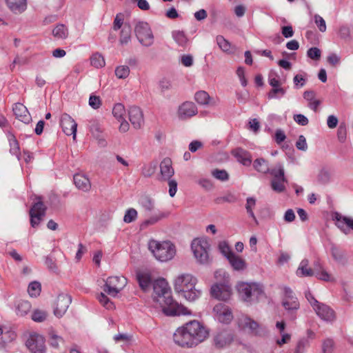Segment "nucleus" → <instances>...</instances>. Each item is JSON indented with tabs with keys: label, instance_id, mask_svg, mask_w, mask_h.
<instances>
[{
	"label": "nucleus",
	"instance_id": "nucleus-57",
	"mask_svg": "<svg viewBox=\"0 0 353 353\" xmlns=\"http://www.w3.org/2000/svg\"><path fill=\"white\" fill-rule=\"evenodd\" d=\"M347 130L344 124H341L337 130V137L341 143H343L346 140Z\"/></svg>",
	"mask_w": 353,
	"mask_h": 353
},
{
	"label": "nucleus",
	"instance_id": "nucleus-17",
	"mask_svg": "<svg viewBox=\"0 0 353 353\" xmlns=\"http://www.w3.org/2000/svg\"><path fill=\"white\" fill-rule=\"evenodd\" d=\"M197 108L193 102L185 101L178 110V116L181 119H187L197 114Z\"/></svg>",
	"mask_w": 353,
	"mask_h": 353
},
{
	"label": "nucleus",
	"instance_id": "nucleus-62",
	"mask_svg": "<svg viewBox=\"0 0 353 353\" xmlns=\"http://www.w3.org/2000/svg\"><path fill=\"white\" fill-rule=\"evenodd\" d=\"M307 56L310 59H312L317 60V59H319L321 57V50L318 48H316V47L310 48L307 50Z\"/></svg>",
	"mask_w": 353,
	"mask_h": 353
},
{
	"label": "nucleus",
	"instance_id": "nucleus-43",
	"mask_svg": "<svg viewBox=\"0 0 353 353\" xmlns=\"http://www.w3.org/2000/svg\"><path fill=\"white\" fill-rule=\"evenodd\" d=\"M194 99L201 105H208L210 97L205 91H199L196 92Z\"/></svg>",
	"mask_w": 353,
	"mask_h": 353
},
{
	"label": "nucleus",
	"instance_id": "nucleus-29",
	"mask_svg": "<svg viewBox=\"0 0 353 353\" xmlns=\"http://www.w3.org/2000/svg\"><path fill=\"white\" fill-rule=\"evenodd\" d=\"M315 92L312 90L305 91L303 93V98L309 102L308 106L316 112L321 102L315 99Z\"/></svg>",
	"mask_w": 353,
	"mask_h": 353
},
{
	"label": "nucleus",
	"instance_id": "nucleus-7",
	"mask_svg": "<svg viewBox=\"0 0 353 353\" xmlns=\"http://www.w3.org/2000/svg\"><path fill=\"white\" fill-rule=\"evenodd\" d=\"M134 33L139 41L145 47L151 46L154 43V35L147 22L138 21L134 26Z\"/></svg>",
	"mask_w": 353,
	"mask_h": 353
},
{
	"label": "nucleus",
	"instance_id": "nucleus-36",
	"mask_svg": "<svg viewBox=\"0 0 353 353\" xmlns=\"http://www.w3.org/2000/svg\"><path fill=\"white\" fill-rule=\"evenodd\" d=\"M52 34L57 39H64L68 35V28L63 24H59L53 29Z\"/></svg>",
	"mask_w": 353,
	"mask_h": 353
},
{
	"label": "nucleus",
	"instance_id": "nucleus-33",
	"mask_svg": "<svg viewBox=\"0 0 353 353\" xmlns=\"http://www.w3.org/2000/svg\"><path fill=\"white\" fill-rule=\"evenodd\" d=\"M254 168L259 172L265 174L269 172L270 168L267 161L264 159H256L253 163Z\"/></svg>",
	"mask_w": 353,
	"mask_h": 353
},
{
	"label": "nucleus",
	"instance_id": "nucleus-18",
	"mask_svg": "<svg viewBox=\"0 0 353 353\" xmlns=\"http://www.w3.org/2000/svg\"><path fill=\"white\" fill-rule=\"evenodd\" d=\"M129 119L136 129H139L144 122L143 114L141 110L137 106H132L128 110Z\"/></svg>",
	"mask_w": 353,
	"mask_h": 353
},
{
	"label": "nucleus",
	"instance_id": "nucleus-47",
	"mask_svg": "<svg viewBox=\"0 0 353 353\" xmlns=\"http://www.w3.org/2000/svg\"><path fill=\"white\" fill-rule=\"evenodd\" d=\"M130 68L127 65L118 66L115 70V74L119 79H125L129 76Z\"/></svg>",
	"mask_w": 353,
	"mask_h": 353
},
{
	"label": "nucleus",
	"instance_id": "nucleus-45",
	"mask_svg": "<svg viewBox=\"0 0 353 353\" xmlns=\"http://www.w3.org/2000/svg\"><path fill=\"white\" fill-rule=\"evenodd\" d=\"M90 63L97 68H102L105 65V59L101 54L95 53L91 57Z\"/></svg>",
	"mask_w": 353,
	"mask_h": 353
},
{
	"label": "nucleus",
	"instance_id": "nucleus-60",
	"mask_svg": "<svg viewBox=\"0 0 353 353\" xmlns=\"http://www.w3.org/2000/svg\"><path fill=\"white\" fill-rule=\"evenodd\" d=\"M285 94V89L279 86V87L272 88L270 91V92L268 93V98H270V99L276 98V94H280L281 96H283Z\"/></svg>",
	"mask_w": 353,
	"mask_h": 353
},
{
	"label": "nucleus",
	"instance_id": "nucleus-61",
	"mask_svg": "<svg viewBox=\"0 0 353 353\" xmlns=\"http://www.w3.org/2000/svg\"><path fill=\"white\" fill-rule=\"evenodd\" d=\"M89 105L93 109H98L101 105V101L99 97L91 95L89 99Z\"/></svg>",
	"mask_w": 353,
	"mask_h": 353
},
{
	"label": "nucleus",
	"instance_id": "nucleus-39",
	"mask_svg": "<svg viewBox=\"0 0 353 353\" xmlns=\"http://www.w3.org/2000/svg\"><path fill=\"white\" fill-rule=\"evenodd\" d=\"M288 183V180L285 178V180L277 179L271 181V188L276 192H283L285 190V183Z\"/></svg>",
	"mask_w": 353,
	"mask_h": 353
},
{
	"label": "nucleus",
	"instance_id": "nucleus-13",
	"mask_svg": "<svg viewBox=\"0 0 353 353\" xmlns=\"http://www.w3.org/2000/svg\"><path fill=\"white\" fill-rule=\"evenodd\" d=\"M31 353H45L46 350L45 339L39 334H32L26 343Z\"/></svg>",
	"mask_w": 353,
	"mask_h": 353
},
{
	"label": "nucleus",
	"instance_id": "nucleus-1",
	"mask_svg": "<svg viewBox=\"0 0 353 353\" xmlns=\"http://www.w3.org/2000/svg\"><path fill=\"white\" fill-rule=\"evenodd\" d=\"M208 335V330L202 323L192 320L176 330L173 340L180 347L192 348L204 341Z\"/></svg>",
	"mask_w": 353,
	"mask_h": 353
},
{
	"label": "nucleus",
	"instance_id": "nucleus-25",
	"mask_svg": "<svg viewBox=\"0 0 353 353\" xmlns=\"http://www.w3.org/2000/svg\"><path fill=\"white\" fill-rule=\"evenodd\" d=\"M233 155L236 158L237 161L244 165H250L251 157L250 154L241 148H237L232 152Z\"/></svg>",
	"mask_w": 353,
	"mask_h": 353
},
{
	"label": "nucleus",
	"instance_id": "nucleus-10",
	"mask_svg": "<svg viewBox=\"0 0 353 353\" xmlns=\"http://www.w3.org/2000/svg\"><path fill=\"white\" fill-rule=\"evenodd\" d=\"M211 295L219 300L228 301L232 294V288L228 281L225 279L223 283H216L210 290Z\"/></svg>",
	"mask_w": 353,
	"mask_h": 353
},
{
	"label": "nucleus",
	"instance_id": "nucleus-8",
	"mask_svg": "<svg viewBox=\"0 0 353 353\" xmlns=\"http://www.w3.org/2000/svg\"><path fill=\"white\" fill-rule=\"evenodd\" d=\"M241 298L245 302H251L262 294L260 286L256 283H241L238 285Z\"/></svg>",
	"mask_w": 353,
	"mask_h": 353
},
{
	"label": "nucleus",
	"instance_id": "nucleus-56",
	"mask_svg": "<svg viewBox=\"0 0 353 353\" xmlns=\"http://www.w3.org/2000/svg\"><path fill=\"white\" fill-rule=\"evenodd\" d=\"M155 170L156 165L151 163L143 167L141 173L144 176L149 177L155 172Z\"/></svg>",
	"mask_w": 353,
	"mask_h": 353
},
{
	"label": "nucleus",
	"instance_id": "nucleus-41",
	"mask_svg": "<svg viewBox=\"0 0 353 353\" xmlns=\"http://www.w3.org/2000/svg\"><path fill=\"white\" fill-rule=\"evenodd\" d=\"M125 113V110L124 105L121 103H117L112 110V114L114 117L118 121H122L124 119V115Z\"/></svg>",
	"mask_w": 353,
	"mask_h": 353
},
{
	"label": "nucleus",
	"instance_id": "nucleus-50",
	"mask_svg": "<svg viewBox=\"0 0 353 353\" xmlns=\"http://www.w3.org/2000/svg\"><path fill=\"white\" fill-rule=\"evenodd\" d=\"M137 217V212L134 208L128 209L124 215L123 221L127 223H130L136 220Z\"/></svg>",
	"mask_w": 353,
	"mask_h": 353
},
{
	"label": "nucleus",
	"instance_id": "nucleus-21",
	"mask_svg": "<svg viewBox=\"0 0 353 353\" xmlns=\"http://www.w3.org/2000/svg\"><path fill=\"white\" fill-rule=\"evenodd\" d=\"M9 10L15 14H20L27 9V0H6Z\"/></svg>",
	"mask_w": 353,
	"mask_h": 353
},
{
	"label": "nucleus",
	"instance_id": "nucleus-55",
	"mask_svg": "<svg viewBox=\"0 0 353 353\" xmlns=\"http://www.w3.org/2000/svg\"><path fill=\"white\" fill-rule=\"evenodd\" d=\"M236 201H237L236 196L232 193H228L225 196L219 197L216 199V202L217 203H223L225 202L234 203Z\"/></svg>",
	"mask_w": 353,
	"mask_h": 353
},
{
	"label": "nucleus",
	"instance_id": "nucleus-30",
	"mask_svg": "<svg viewBox=\"0 0 353 353\" xmlns=\"http://www.w3.org/2000/svg\"><path fill=\"white\" fill-rule=\"evenodd\" d=\"M256 200L254 197H248L246 199L245 210L250 217L252 219L254 223L258 225L259 221L254 213V209L256 206Z\"/></svg>",
	"mask_w": 353,
	"mask_h": 353
},
{
	"label": "nucleus",
	"instance_id": "nucleus-16",
	"mask_svg": "<svg viewBox=\"0 0 353 353\" xmlns=\"http://www.w3.org/2000/svg\"><path fill=\"white\" fill-rule=\"evenodd\" d=\"M213 312L217 320L223 323H230L233 319V315L230 307L223 304L218 303L214 308Z\"/></svg>",
	"mask_w": 353,
	"mask_h": 353
},
{
	"label": "nucleus",
	"instance_id": "nucleus-32",
	"mask_svg": "<svg viewBox=\"0 0 353 353\" xmlns=\"http://www.w3.org/2000/svg\"><path fill=\"white\" fill-rule=\"evenodd\" d=\"M270 174L272 176V180L282 179L285 180V170L283 165L278 163L276 166L269 171Z\"/></svg>",
	"mask_w": 353,
	"mask_h": 353
},
{
	"label": "nucleus",
	"instance_id": "nucleus-9",
	"mask_svg": "<svg viewBox=\"0 0 353 353\" xmlns=\"http://www.w3.org/2000/svg\"><path fill=\"white\" fill-rule=\"evenodd\" d=\"M127 284V279L123 276H110L103 287V292L115 297Z\"/></svg>",
	"mask_w": 353,
	"mask_h": 353
},
{
	"label": "nucleus",
	"instance_id": "nucleus-35",
	"mask_svg": "<svg viewBox=\"0 0 353 353\" xmlns=\"http://www.w3.org/2000/svg\"><path fill=\"white\" fill-rule=\"evenodd\" d=\"M130 39L131 28L129 25L125 24L121 31L119 42L121 45H127Z\"/></svg>",
	"mask_w": 353,
	"mask_h": 353
},
{
	"label": "nucleus",
	"instance_id": "nucleus-15",
	"mask_svg": "<svg viewBox=\"0 0 353 353\" xmlns=\"http://www.w3.org/2000/svg\"><path fill=\"white\" fill-rule=\"evenodd\" d=\"M60 125L67 136L72 135L73 139H76L77 124L69 114L64 113L61 115Z\"/></svg>",
	"mask_w": 353,
	"mask_h": 353
},
{
	"label": "nucleus",
	"instance_id": "nucleus-22",
	"mask_svg": "<svg viewBox=\"0 0 353 353\" xmlns=\"http://www.w3.org/2000/svg\"><path fill=\"white\" fill-rule=\"evenodd\" d=\"M73 179L74 185L79 190L83 192H88L91 189V183L85 175L76 174L74 175Z\"/></svg>",
	"mask_w": 353,
	"mask_h": 353
},
{
	"label": "nucleus",
	"instance_id": "nucleus-14",
	"mask_svg": "<svg viewBox=\"0 0 353 353\" xmlns=\"http://www.w3.org/2000/svg\"><path fill=\"white\" fill-rule=\"evenodd\" d=\"M46 207L41 201L36 202L30 210V224L35 228L38 226L46 214Z\"/></svg>",
	"mask_w": 353,
	"mask_h": 353
},
{
	"label": "nucleus",
	"instance_id": "nucleus-51",
	"mask_svg": "<svg viewBox=\"0 0 353 353\" xmlns=\"http://www.w3.org/2000/svg\"><path fill=\"white\" fill-rule=\"evenodd\" d=\"M315 276L320 280L327 281V282H334L336 281L335 278L330 274L325 269H323L320 272H317V274Z\"/></svg>",
	"mask_w": 353,
	"mask_h": 353
},
{
	"label": "nucleus",
	"instance_id": "nucleus-53",
	"mask_svg": "<svg viewBox=\"0 0 353 353\" xmlns=\"http://www.w3.org/2000/svg\"><path fill=\"white\" fill-rule=\"evenodd\" d=\"M10 152L12 155L17 157V159L19 160L20 151H19V145L18 141L16 139L12 138L10 141Z\"/></svg>",
	"mask_w": 353,
	"mask_h": 353
},
{
	"label": "nucleus",
	"instance_id": "nucleus-38",
	"mask_svg": "<svg viewBox=\"0 0 353 353\" xmlns=\"http://www.w3.org/2000/svg\"><path fill=\"white\" fill-rule=\"evenodd\" d=\"M282 303L285 309L291 312L294 310H298L299 307V303L297 299H283Z\"/></svg>",
	"mask_w": 353,
	"mask_h": 353
},
{
	"label": "nucleus",
	"instance_id": "nucleus-20",
	"mask_svg": "<svg viewBox=\"0 0 353 353\" xmlns=\"http://www.w3.org/2000/svg\"><path fill=\"white\" fill-rule=\"evenodd\" d=\"M12 110L16 118L19 121L24 123H29L32 121L30 114L23 103H15Z\"/></svg>",
	"mask_w": 353,
	"mask_h": 353
},
{
	"label": "nucleus",
	"instance_id": "nucleus-26",
	"mask_svg": "<svg viewBox=\"0 0 353 353\" xmlns=\"http://www.w3.org/2000/svg\"><path fill=\"white\" fill-rule=\"evenodd\" d=\"M216 40L219 47L223 52L228 54H232L234 52L235 47L232 46L231 43L223 36H217Z\"/></svg>",
	"mask_w": 353,
	"mask_h": 353
},
{
	"label": "nucleus",
	"instance_id": "nucleus-11",
	"mask_svg": "<svg viewBox=\"0 0 353 353\" xmlns=\"http://www.w3.org/2000/svg\"><path fill=\"white\" fill-rule=\"evenodd\" d=\"M233 341L234 334L230 330H220L216 332L213 336V345L218 349L230 345Z\"/></svg>",
	"mask_w": 353,
	"mask_h": 353
},
{
	"label": "nucleus",
	"instance_id": "nucleus-49",
	"mask_svg": "<svg viewBox=\"0 0 353 353\" xmlns=\"http://www.w3.org/2000/svg\"><path fill=\"white\" fill-rule=\"evenodd\" d=\"M219 249L221 254L228 259L234 252L230 250L228 244L225 241L220 242Z\"/></svg>",
	"mask_w": 353,
	"mask_h": 353
},
{
	"label": "nucleus",
	"instance_id": "nucleus-54",
	"mask_svg": "<svg viewBox=\"0 0 353 353\" xmlns=\"http://www.w3.org/2000/svg\"><path fill=\"white\" fill-rule=\"evenodd\" d=\"M330 180V172L327 170L322 169L318 174V181L321 184H327Z\"/></svg>",
	"mask_w": 353,
	"mask_h": 353
},
{
	"label": "nucleus",
	"instance_id": "nucleus-27",
	"mask_svg": "<svg viewBox=\"0 0 353 353\" xmlns=\"http://www.w3.org/2000/svg\"><path fill=\"white\" fill-rule=\"evenodd\" d=\"M309 261L307 259H303L296 270V275L299 276H312L314 275V271L308 268Z\"/></svg>",
	"mask_w": 353,
	"mask_h": 353
},
{
	"label": "nucleus",
	"instance_id": "nucleus-59",
	"mask_svg": "<svg viewBox=\"0 0 353 353\" xmlns=\"http://www.w3.org/2000/svg\"><path fill=\"white\" fill-rule=\"evenodd\" d=\"M314 18V22L318 26L319 30L322 32H325L327 27L325 20L319 14H315Z\"/></svg>",
	"mask_w": 353,
	"mask_h": 353
},
{
	"label": "nucleus",
	"instance_id": "nucleus-44",
	"mask_svg": "<svg viewBox=\"0 0 353 353\" xmlns=\"http://www.w3.org/2000/svg\"><path fill=\"white\" fill-rule=\"evenodd\" d=\"M174 40L181 46H185L188 43V39L182 31H174L172 32Z\"/></svg>",
	"mask_w": 353,
	"mask_h": 353
},
{
	"label": "nucleus",
	"instance_id": "nucleus-12",
	"mask_svg": "<svg viewBox=\"0 0 353 353\" xmlns=\"http://www.w3.org/2000/svg\"><path fill=\"white\" fill-rule=\"evenodd\" d=\"M71 302L72 298L69 294H59L54 305V314L57 317H62L67 312Z\"/></svg>",
	"mask_w": 353,
	"mask_h": 353
},
{
	"label": "nucleus",
	"instance_id": "nucleus-46",
	"mask_svg": "<svg viewBox=\"0 0 353 353\" xmlns=\"http://www.w3.org/2000/svg\"><path fill=\"white\" fill-rule=\"evenodd\" d=\"M211 174L215 179L222 181H227L229 179V174L225 170L214 169Z\"/></svg>",
	"mask_w": 353,
	"mask_h": 353
},
{
	"label": "nucleus",
	"instance_id": "nucleus-42",
	"mask_svg": "<svg viewBox=\"0 0 353 353\" xmlns=\"http://www.w3.org/2000/svg\"><path fill=\"white\" fill-rule=\"evenodd\" d=\"M97 299L99 303L107 310H112L114 308V303L110 300V299L104 294L101 292L97 296Z\"/></svg>",
	"mask_w": 353,
	"mask_h": 353
},
{
	"label": "nucleus",
	"instance_id": "nucleus-40",
	"mask_svg": "<svg viewBox=\"0 0 353 353\" xmlns=\"http://www.w3.org/2000/svg\"><path fill=\"white\" fill-rule=\"evenodd\" d=\"M41 286L40 283L37 281L31 282L28 288V292L32 297H37L40 294Z\"/></svg>",
	"mask_w": 353,
	"mask_h": 353
},
{
	"label": "nucleus",
	"instance_id": "nucleus-23",
	"mask_svg": "<svg viewBox=\"0 0 353 353\" xmlns=\"http://www.w3.org/2000/svg\"><path fill=\"white\" fill-rule=\"evenodd\" d=\"M161 174L164 180L170 179L174 171L172 165V161L169 158L164 159L160 164Z\"/></svg>",
	"mask_w": 353,
	"mask_h": 353
},
{
	"label": "nucleus",
	"instance_id": "nucleus-2",
	"mask_svg": "<svg viewBox=\"0 0 353 353\" xmlns=\"http://www.w3.org/2000/svg\"><path fill=\"white\" fill-rule=\"evenodd\" d=\"M153 299L158 303L166 316L190 315L191 312L185 306L176 302L171 294L168 283L163 279L155 281L153 284Z\"/></svg>",
	"mask_w": 353,
	"mask_h": 353
},
{
	"label": "nucleus",
	"instance_id": "nucleus-24",
	"mask_svg": "<svg viewBox=\"0 0 353 353\" xmlns=\"http://www.w3.org/2000/svg\"><path fill=\"white\" fill-rule=\"evenodd\" d=\"M228 260L235 270L241 271L247 268L245 261L234 253Z\"/></svg>",
	"mask_w": 353,
	"mask_h": 353
},
{
	"label": "nucleus",
	"instance_id": "nucleus-48",
	"mask_svg": "<svg viewBox=\"0 0 353 353\" xmlns=\"http://www.w3.org/2000/svg\"><path fill=\"white\" fill-rule=\"evenodd\" d=\"M334 350V342L332 339H326L322 344L323 353H332Z\"/></svg>",
	"mask_w": 353,
	"mask_h": 353
},
{
	"label": "nucleus",
	"instance_id": "nucleus-31",
	"mask_svg": "<svg viewBox=\"0 0 353 353\" xmlns=\"http://www.w3.org/2000/svg\"><path fill=\"white\" fill-rule=\"evenodd\" d=\"M137 278L143 290L146 291L149 289L151 285V278L148 273H138Z\"/></svg>",
	"mask_w": 353,
	"mask_h": 353
},
{
	"label": "nucleus",
	"instance_id": "nucleus-5",
	"mask_svg": "<svg viewBox=\"0 0 353 353\" xmlns=\"http://www.w3.org/2000/svg\"><path fill=\"white\" fill-rule=\"evenodd\" d=\"M210 248V241L205 237L195 238L191 243V250L196 262L202 265H208L212 261Z\"/></svg>",
	"mask_w": 353,
	"mask_h": 353
},
{
	"label": "nucleus",
	"instance_id": "nucleus-6",
	"mask_svg": "<svg viewBox=\"0 0 353 353\" xmlns=\"http://www.w3.org/2000/svg\"><path fill=\"white\" fill-rule=\"evenodd\" d=\"M238 327L243 330H247L252 334L262 336L265 334V330L258 322L245 314H241L237 318Z\"/></svg>",
	"mask_w": 353,
	"mask_h": 353
},
{
	"label": "nucleus",
	"instance_id": "nucleus-28",
	"mask_svg": "<svg viewBox=\"0 0 353 353\" xmlns=\"http://www.w3.org/2000/svg\"><path fill=\"white\" fill-rule=\"evenodd\" d=\"M168 216V214L165 212H159L149 219L145 220L140 225L141 230L147 228L150 225L156 224L160 220Z\"/></svg>",
	"mask_w": 353,
	"mask_h": 353
},
{
	"label": "nucleus",
	"instance_id": "nucleus-64",
	"mask_svg": "<svg viewBox=\"0 0 353 353\" xmlns=\"http://www.w3.org/2000/svg\"><path fill=\"white\" fill-rule=\"evenodd\" d=\"M296 147L298 150L305 151L307 148V145L306 143V139L303 135H300L299 137V139L296 143Z\"/></svg>",
	"mask_w": 353,
	"mask_h": 353
},
{
	"label": "nucleus",
	"instance_id": "nucleus-4",
	"mask_svg": "<svg viewBox=\"0 0 353 353\" xmlns=\"http://www.w3.org/2000/svg\"><path fill=\"white\" fill-rule=\"evenodd\" d=\"M148 246L153 256L161 262L171 261L176 255V246L170 241L150 239Z\"/></svg>",
	"mask_w": 353,
	"mask_h": 353
},
{
	"label": "nucleus",
	"instance_id": "nucleus-3",
	"mask_svg": "<svg viewBox=\"0 0 353 353\" xmlns=\"http://www.w3.org/2000/svg\"><path fill=\"white\" fill-rule=\"evenodd\" d=\"M197 282V279L191 274H180L174 280V291L185 300L194 301L201 295V290L196 287Z\"/></svg>",
	"mask_w": 353,
	"mask_h": 353
},
{
	"label": "nucleus",
	"instance_id": "nucleus-19",
	"mask_svg": "<svg viewBox=\"0 0 353 353\" xmlns=\"http://www.w3.org/2000/svg\"><path fill=\"white\" fill-rule=\"evenodd\" d=\"M314 310L316 314L324 321H333L336 319L334 311L327 305L319 303L314 307Z\"/></svg>",
	"mask_w": 353,
	"mask_h": 353
},
{
	"label": "nucleus",
	"instance_id": "nucleus-52",
	"mask_svg": "<svg viewBox=\"0 0 353 353\" xmlns=\"http://www.w3.org/2000/svg\"><path fill=\"white\" fill-rule=\"evenodd\" d=\"M47 313L45 311L35 310L31 316L32 319L35 322H42L46 320Z\"/></svg>",
	"mask_w": 353,
	"mask_h": 353
},
{
	"label": "nucleus",
	"instance_id": "nucleus-37",
	"mask_svg": "<svg viewBox=\"0 0 353 353\" xmlns=\"http://www.w3.org/2000/svg\"><path fill=\"white\" fill-rule=\"evenodd\" d=\"M309 346L310 341L308 339L301 338L297 341L293 353H305Z\"/></svg>",
	"mask_w": 353,
	"mask_h": 353
},
{
	"label": "nucleus",
	"instance_id": "nucleus-63",
	"mask_svg": "<svg viewBox=\"0 0 353 353\" xmlns=\"http://www.w3.org/2000/svg\"><path fill=\"white\" fill-rule=\"evenodd\" d=\"M197 183L205 190L209 191L213 188V183L210 179H201L198 180Z\"/></svg>",
	"mask_w": 353,
	"mask_h": 353
},
{
	"label": "nucleus",
	"instance_id": "nucleus-34",
	"mask_svg": "<svg viewBox=\"0 0 353 353\" xmlns=\"http://www.w3.org/2000/svg\"><path fill=\"white\" fill-rule=\"evenodd\" d=\"M32 306L28 301H20L17 305V315L23 316L28 314L31 310Z\"/></svg>",
	"mask_w": 353,
	"mask_h": 353
},
{
	"label": "nucleus",
	"instance_id": "nucleus-58",
	"mask_svg": "<svg viewBox=\"0 0 353 353\" xmlns=\"http://www.w3.org/2000/svg\"><path fill=\"white\" fill-rule=\"evenodd\" d=\"M141 204L142 207L149 212L154 209V203L152 201L148 196L141 199Z\"/></svg>",
	"mask_w": 353,
	"mask_h": 353
}]
</instances>
